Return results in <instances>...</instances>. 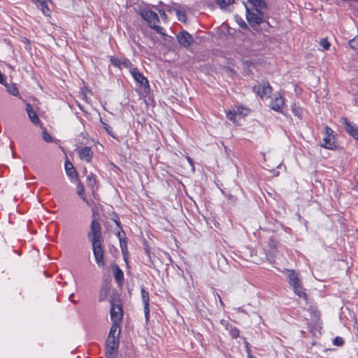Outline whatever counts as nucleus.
Returning <instances> with one entry per match:
<instances>
[{
	"label": "nucleus",
	"mask_w": 358,
	"mask_h": 358,
	"mask_svg": "<svg viewBox=\"0 0 358 358\" xmlns=\"http://www.w3.org/2000/svg\"><path fill=\"white\" fill-rule=\"evenodd\" d=\"M287 281L289 286L292 288L294 294L299 297L308 300V296L302 285L301 278L299 273L292 269H287L286 271Z\"/></svg>",
	"instance_id": "f257e3e1"
},
{
	"label": "nucleus",
	"mask_w": 358,
	"mask_h": 358,
	"mask_svg": "<svg viewBox=\"0 0 358 358\" xmlns=\"http://www.w3.org/2000/svg\"><path fill=\"white\" fill-rule=\"evenodd\" d=\"M139 15L149 24L151 29L155 30L158 34L162 33V27L157 25L159 22V18L156 12L149 8H144L140 10Z\"/></svg>",
	"instance_id": "f03ea898"
},
{
	"label": "nucleus",
	"mask_w": 358,
	"mask_h": 358,
	"mask_svg": "<svg viewBox=\"0 0 358 358\" xmlns=\"http://www.w3.org/2000/svg\"><path fill=\"white\" fill-rule=\"evenodd\" d=\"M323 138L320 145L328 150H335L337 148L334 131L328 126H326L322 132Z\"/></svg>",
	"instance_id": "7ed1b4c3"
},
{
	"label": "nucleus",
	"mask_w": 358,
	"mask_h": 358,
	"mask_svg": "<svg viewBox=\"0 0 358 358\" xmlns=\"http://www.w3.org/2000/svg\"><path fill=\"white\" fill-rule=\"evenodd\" d=\"M87 237L91 243L102 242V236L101 232V226L98 221L93 220L90 224V231Z\"/></svg>",
	"instance_id": "20e7f679"
},
{
	"label": "nucleus",
	"mask_w": 358,
	"mask_h": 358,
	"mask_svg": "<svg viewBox=\"0 0 358 358\" xmlns=\"http://www.w3.org/2000/svg\"><path fill=\"white\" fill-rule=\"evenodd\" d=\"M120 338H107L106 341V358H115L117 354Z\"/></svg>",
	"instance_id": "39448f33"
},
{
	"label": "nucleus",
	"mask_w": 358,
	"mask_h": 358,
	"mask_svg": "<svg viewBox=\"0 0 358 358\" xmlns=\"http://www.w3.org/2000/svg\"><path fill=\"white\" fill-rule=\"evenodd\" d=\"M110 314L112 322H122L123 310L121 304H120L118 301H115V300L113 299L110 300Z\"/></svg>",
	"instance_id": "423d86ee"
},
{
	"label": "nucleus",
	"mask_w": 358,
	"mask_h": 358,
	"mask_svg": "<svg viewBox=\"0 0 358 358\" xmlns=\"http://www.w3.org/2000/svg\"><path fill=\"white\" fill-rule=\"evenodd\" d=\"M246 19L250 25L254 27L264 22V13L250 10L246 6Z\"/></svg>",
	"instance_id": "0eeeda50"
},
{
	"label": "nucleus",
	"mask_w": 358,
	"mask_h": 358,
	"mask_svg": "<svg viewBox=\"0 0 358 358\" xmlns=\"http://www.w3.org/2000/svg\"><path fill=\"white\" fill-rule=\"evenodd\" d=\"M129 71L138 86L142 87L145 91L150 90V84L147 78L136 67L131 68Z\"/></svg>",
	"instance_id": "6e6552de"
},
{
	"label": "nucleus",
	"mask_w": 358,
	"mask_h": 358,
	"mask_svg": "<svg viewBox=\"0 0 358 358\" xmlns=\"http://www.w3.org/2000/svg\"><path fill=\"white\" fill-rule=\"evenodd\" d=\"M92 250L94 255L95 261L98 266L103 267V249L102 242L92 243Z\"/></svg>",
	"instance_id": "1a4fd4ad"
},
{
	"label": "nucleus",
	"mask_w": 358,
	"mask_h": 358,
	"mask_svg": "<svg viewBox=\"0 0 358 358\" xmlns=\"http://www.w3.org/2000/svg\"><path fill=\"white\" fill-rule=\"evenodd\" d=\"M285 105V98L280 92L275 93L271 97L269 106L277 112L282 113V108Z\"/></svg>",
	"instance_id": "9d476101"
},
{
	"label": "nucleus",
	"mask_w": 358,
	"mask_h": 358,
	"mask_svg": "<svg viewBox=\"0 0 358 358\" xmlns=\"http://www.w3.org/2000/svg\"><path fill=\"white\" fill-rule=\"evenodd\" d=\"M342 124L347 134L358 141V125L349 121L347 118L342 120Z\"/></svg>",
	"instance_id": "9b49d317"
},
{
	"label": "nucleus",
	"mask_w": 358,
	"mask_h": 358,
	"mask_svg": "<svg viewBox=\"0 0 358 358\" xmlns=\"http://www.w3.org/2000/svg\"><path fill=\"white\" fill-rule=\"evenodd\" d=\"M76 152L80 159L87 163L92 162L94 153L92 148L89 146L80 147L76 149Z\"/></svg>",
	"instance_id": "f8f14e48"
},
{
	"label": "nucleus",
	"mask_w": 358,
	"mask_h": 358,
	"mask_svg": "<svg viewBox=\"0 0 358 358\" xmlns=\"http://www.w3.org/2000/svg\"><path fill=\"white\" fill-rule=\"evenodd\" d=\"M253 92L263 99L271 93L272 87L268 83H265L262 85H255L253 87Z\"/></svg>",
	"instance_id": "ddd939ff"
},
{
	"label": "nucleus",
	"mask_w": 358,
	"mask_h": 358,
	"mask_svg": "<svg viewBox=\"0 0 358 358\" xmlns=\"http://www.w3.org/2000/svg\"><path fill=\"white\" fill-rule=\"evenodd\" d=\"M177 40L179 43L185 47H189L193 43V38L191 34H189L186 31H182L177 35Z\"/></svg>",
	"instance_id": "4468645a"
},
{
	"label": "nucleus",
	"mask_w": 358,
	"mask_h": 358,
	"mask_svg": "<svg viewBox=\"0 0 358 358\" xmlns=\"http://www.w3.org/2000/svg\"><path fill=\"white\" fill-rule=\"evenodd\" d=\"M141 299L143 303L144 306V314L145 321L148 322L150 320V299H149V293L145 289H141Z\"/></svg>",
	"instance_id": "2eb2a0df"
},
{
	"label": "nucleus",
	"mask_w": 358,
	"mask_h": 358,
	"mask_svg": "<svg viewBox=\"0 0 358 358\" xmlns=\"http://www.w3.org/2000/svg\"><path fill=\"white\" fill-rule=\"evenodd\" d=\"M34 3L36 4V7L41 10L44 15L50 17L51 10L48 7L50 0H31Z\"/></svg>",
	"instance_id": "dca6fc26"
},
{
	"label": "nucleus",
	"mask_w": 358,
	"mask_h": 358,
	"mask_svg": "<svg viewBox=\"0 0 358 358\" xmlns=\"http://www.w3.org/2000/svg\"><path fill=\"white\" fill-rule=\"evenodd\" d=\"M26 111L29 118L34 124L37 125L41 122L36 113L34 110L32 106L29 103H27L26 104Z\"/></svg>",
	"instance_id": "f3484780"
},
{
	"label": "nucleus",
	"mask_w": 358,
	"mask_h": 358,
	"mask_svg": "<svg viewBox=\"0 0 358 358\" xmlns=\"http://www.w3.org/2000/svg\"><path fill=\"white\" fill-rule=\"evenodd\" d=\"M257 12H263L266 8V4L263 0H248Z\"/></svg>",
	"instance_id": "a211bd4d"
},
{
	"label": "nucleus",
	"mask_w": 358,
	"mask_h": 358,
	"mask_svg": "<svg viewBox=\"0 0 358 358\" xmlns=\"http://www.w3.org/2000/svg\"><path fill=\"white\" fill-rule=\"evenodd\" d=\"M120 323L121 322H113V324L110 327L108 338H116V336H118V338H120Z\"/></svg>",
	"instance_id": "6ab92c4d"
},
{
	"label": "nucleus",
	"mask_w": 358,
	"mask_h": 358,
	"mask_svg": "<svg viewBox=\"0 0 358 358\" xmlns=\"http://www.w3.org/2000/svg\"><path fill=\"white\" fill-rule=\"evenodd\" d=\"M291 110L294 116L297 117L299 120L303 117V108L296 103H294L291 106Z\"/></svg>",
	"instance_id": "aec40b11"
},
{
	"label": "nucleus",
	"mask_w": 358,
	"mask_h": 358,
	"mask_svg": "<svg viewBox=\"0 0 358 358\" xmlns=\"http://www.w3.org/2000/svg\"><path fill=\"white\" fill-rule=\"evenodd\" d=\"M6 88V91L11 95L14 96H18L20 99H22V96L20 94L18 88L15 83H11L8 84L6 82L5 83V85H3Z\"/></svg>",
	"instance_id": "412c9836"
},
{
	"label": "nucleus",
	"mask_w": 358,
	"mask_h": 358,
	"mask_svg": "<svg viewBox=\"0 0 358 358\" xmlns=\"http://www.w3.org/2000/svg\"><path fill=\"white\" fill-rule=\"evenodd\" d=\"M350 93L352 96L354 105L358 107V82L351 84Z\"/></svg>",
	"instance_id": "4be33fe9"
},
{
	"label": "nucleus",
	"mask_w": 358,
	"mask_h": 358,
	"mask_svg": "<svg viewBox=\"0 0 358 358\" xmlns=\"http://www.w3.org/2000/svg\"><path fill=\"white\" fill-rule=\"evenodd\" d=\"M65 171L67 176L71 178H74L77 176V172L73 165V164L69 161L65 162Z\"/></svg>",
	"instance_id": "5701e85b"
},
{
	"label": "nucleus",
	"mask_w": 358,
	"mask_h": 358,
	"mask_svg": "<svg viewBox=\"0 0 358 358\" xmlns=\"http://www.w3.org/2000/svg\"><path fill=\"white\" fill-rule=\"evenodd\" d=\"M76 190L78 196L87 203V205L89 206H92V202L87 199L85 194L84 186L82 185L81 182H79L78 184Z\"/></svg>",
	"instance_id": "b1692460"
},
{
	"label": "nucleus",
	"mask_w": 358,
	"mask_h": 358,
	"mask_svg": "<svg viewBox=\"0 0 358 358\" xmlns=\"http://www.w3.org/2000/svg\"><path fill=\"white\" fill-rule=\"evenodd\" d=\"M96 176L94 173H90L87 176V185L90 188H91L93 192L95 191V189H97V187H96Z\"/></svg>",
	"instance_id": "393cba45"
},
{
	"label": "nucleus",
	"mask_w": 358,
	"mask_h": 358,
	"mask_svg": "<svg viewBox=\"0 0 358 358\" xmlns=\"http://www.w3.org/2000/svg\"><path fill=\"white\" fill-rule=\"evenodd\" d=\"M115 222H116L117 226L120 228V230L116 233V236H117V238H119V241H120V245H122V243H124V246H125L126 245V241H125V238H124L125 234L120 227V222L117 220H115Z\"/></svg>",
	"instance_id": "a878e982"
},
{
	"label": "nucleus",
	"mask_w": 358,
	"mask_h": 358,
	"mask_svg": "<svg viewBox=\"0 0 358 358\" xmlns=\"http://www.w3.org/2000/svg\"><path fill=\"white\" fill-rule=\"evenodd\" d=\"M113 274H114V278L117 282H120L123 280L124 273H123L122 271L117 265H115L114 267Z\"/></svg>",
	"instance_id": "bb28decb"
},
{
	"label": "nucleus",
	"mask_w": 358,
	"mask_h": 358,
	"mask_svg": "<svg viewBox=\"0 0 358 358\" xmlns=\"http://www.w3.org/2000/svg\"><path fill=\"white\" fill-rule=\"evenodd\" d=\"M234 109L239 119L243 118L244 117L247 116L249 112V110L248 108H244L243 106H238L236 107Z\"/></svg>",
	"instance_id": "cd10ccee"
},
{
	"label": "nucleus",
	"mask_w": 358,
	"mask_h": 358,
	"mask_svg": "<svg viewBox=\"0 0 358 358\" xmlns=\"http://www.w3.org/2000/svg\"><path fill=\"white\" fill-rule=\"evenodd\" d=\"M227 117L231 120V122H233L234 124H237L238 122V120H240L236 114V113L235 112V109H233V110H229L227 113Z\"/></svg>",
	"instance_id": "c85d7f7f"
},
{
	"label": "nucleus",
	"mask_w": 358,
	"mask_h": 358,
	"mask_svg": "<svg viewBox=\"0 0 358 358\" xmlns=\"http://www.w3.org/2000/svg\"><path fill=\"white\" fill-rule=\"evenodd\" d=\"M227 329L229 331V334L232 338H237L239 336L240 332L237 327L230 324L227 325Z\"/></svg>",
	"instance_id": "c756f323"
},
{
	"label": "nucleus",
	"mask_w": 358,
	"mask_h": 358,
	"mask_svg": "<svg viewBox=\"0 0 358 358\" xmlns=\"http://www.w3.org/2000/svg\"><path fill=\"white\" fill-rule=\"evenodd\" d=\"M233 2V0H216L217 4L221 8H226L227 6H229Z\"/></svg>",
	"instance_id": "7c9ffc66"
},
{
	"label": "nucleus",
	"mask_w": 358,
	"mask_h": 358,
	"mask_svg": "<svg viewBox=\"0 0 358 358\" xmlns=\"http://www.w3.org/2000/svg\"><path fill=\"white\" fill-rule=\"evenodd\" d=\"M320 45L324 50H328L331 45L327 38H322L320 41Z\"/></svg>",
	"instance_id": "2f4dec72"
},
{
	"label": "nucleus",
	"mask_w": 358,
	"mask_h": 358,
	"mask_svg": "<svg viewBox=\"0 0 358 358\" xmlns=\"http://www.w3.org/2000/svg\"><path fill=\"white\" fill-rule=\"evenodd\" d=\"M110 63L115 67L121 68V59H119L115 56H111L110 57Z\"/></svg>",
	"instance_id": "473e14b6"
},
{
	"label": "nucleus",
	"mask_w": 358,
	"mask_h": 358,
	"mask_svg": "<svg viewBox=\"0 0 358 358\" xmlns=\"http://www.w3.org/2000/svg\"><path fill=\"white\" fill-rule=\"evenodd\" d=\"M176 15H177L178 20H180V22H185L187 17H186L185 13L178 9H176Z\"/></svg>",
	"instance_id": "72a5a7b5"
},
{
	"label": "nucleus",
	"mask_w": 358,
	"mask_h": 358,
	"mask_svg": "<svg viewBox=\"0 0 358 358\" xmlns=\"http://www.w3.org/2000/svg\"><path fill=\"white\" fill-rule=\"evenodd\" d=\"M120 64H121V67L122 66L124 68H130V69L131 68H133L132 63L131 62V61L129 59H127V58L121 59Z\"/></svg>",
	"instance_id": "f704fd0d"
},
{
	"label": "nucleus",
	"mask_w": 358,
	"mask_h": 358,
	"mask_svg": "<svg viewBox=\"0 0 358 358\" xmlns=\"http://www.w3.org/2000/svg\"><path fill=\"white\" fill-rule=\"evenodd\" d=\"M350 47L353 50L358 49V36L353 38L349 41Z\"/></svg>",
	"instance_id": "c9c22d12"
},
{
	"label": "nucleus",
	"mask_w": 358,
	"mask_h": 358,
	"mask_svg": "<svg viewBox=\"0 0 358 358\" xmlns=\"http://www.w3.org/2000/svg\"><path fill=\"white\" fill-rule=\"evenodd\" d=\"M42 136L43 140L48 143H51L53 141L52 137L50 134L47 132L45 129H44L42 132Z\"/></svg>",
	"instance_id": "e433bc0d"
},
{
	"label": "nucleus",
	"mask_w": 358,
	"mask_h": 358,
	"mask_svg": "<svg viewBox=\"0 0 358 358\" xmlns=\"http://www.w3.org/2000/svg\"><path fill=\"white\" fill-rule=\"evenodd\" d=\"M236 21L238 23V24L243 29H248V24L246 22L240 17L236 16Z\"/></svg>",
	"instance_id": "4c0bfd02"
},
{
	"label": "nucleus",
	"mask_w": 358,
	"mask_h": 358,
	"mask_svg": "<svg viewBox=\"0 0 358 358\" xmlns=\"http://www.w3.org/2000/svg\"><path fill=\"white\" fill-rule=\"evenodd\" d=\"M333 343L336 346H342L344 344V340L342 337L336 336L334 341Z\"/></svg>",
	"instance_id": "58836bf2"
},
{
	"label": "nucleus",
	"mask_w": 358,
	"mask_h": 358,
	"mask_svg": "<svg viewBox=\"0 0 358 358\" xmlns=\"http://www.w3.org/2000/svg\"><path fill=\"white\" fill-rule=\"evenodd\" d=\"M102 122V124L103 125V128L106 129L107 133L108 134H110L112 128L110 126H108L107 124H106L105 122Z\"/></svg>",
	"instance_id": "ea45409f"
},
{
	"label": "nucleus",
	"mask_w": 358,
	"mask_h": 358,
	"mask_svg": "<svg viewBox=\"0 0 358 358\" xmlns=\"http://www.w3.org/2000/svg\"><path fill=\"white\" fill-rule=\"evenodd\" d=\"M159 15H161L162 18L163 20H166V15L165 13V10H159Z\"/></svg>",
	"instance_id": "a19ab883"
},
{
	"label": "nucleus",
	"mask_w": 358,
	"mask_h": 358,
	"mask_svg": "<svg viewBox=\"0 0 358 358\" xmlns=\"http://www.w3.org/2000/svg\"><path fill=\"white\" fill-rule=\"evenodd\" d=\"M186 159L188 161L189 164L192 166V169H194V162H193L192 159L190 157H189V156H187Z\"/></svg>",
	"instance_id": "79ce46f5"
},
{
	"label": "nucleus",
	"mask_w": 358,
	"mask_h": 358,
	"mask_svg": "<svg viewBox=\"0 0 358 358\" xmlns=\"http://www.w3.org/2000/svg\"><path fill=\"white\" fill-rule=\"evenodd\" d=\"M163 10H164L165 12L166 11L171 12V7L169 5H165Z\"/></svg>",
	"instance_id": "37998d69"
},
{
	"label": "nucleus",
	"mask_w": 358,
	"mask_h": 358,
	"mask_svg": "<svg viewBox=\"0 0 358 358\" xmlns=\"http://www.w3.org/2000/svg\"><path fill=\"white\" fill-rule=\"evenodd\" d=\"M120 248L122 249V252L124 253V252L127 250V245L124 246V243H122V245H120Z\"/></svg>",
	"instance_id": "c03bdc74"
},
{
	"label": "nucleus",
	"mask_w": 358,
	"mask_h": 358,
	"mask_svg": "<svg viewBox=\"0 0 358 358\" xmlns=\"http://www.w3.org/2000/svg\"><path fill=\"white\" fill-rule=\"evenodd\" d=\"M74 294H71L70 296H69V300L73 302V303H77V301H74L73 299V297Z\"/></svg>",
	"instance_id": "a18cd8bd"
},
{
	"label": "nucleus",
	"mask_w": 358,
	"mask_h": 358,
	"mask_svg": "<svg viewBox=\"0 0 358 358\" xmlns=\"http://www.w3.org/2000/svg\"><path fill=\"white\" fill-rule=\"evenodd\" d=\"M355 180L357 185L358 186V171H357V173L355 174Z\"/></svg>",
	"instance_id": "49530a36"
},
{
	"label": "nucleus",
	"mask_w": 358,
	"mask_h": 358,
	"mask_svg": "<svg viewBox=\"0 0 358 358\" xmlns=\"http://www.w3.org/2000/svg\"><path fill=\"white\" fill-rule=\"evenodd\" d=\"M218 298H219V299H220V303H221L222 305H223L222 301L221 300V298H220V296L219 295H218Z\"/></svg>",
	"instance_id": "de8ad7c7"
},
{
	"label": "nucleus",
	"mask_w": 358,
	"mask_h": 358,
	"mask_svg": "<svg viewBox=\"0 0 358 358\" xmlns=\"http://www.w3.org/2000/svg\"><path fill=\"white\" fill-rule=\"evenodd\" d=\"M250 358H253V357H250Z\"/></svg>",
	"instance_id": "09e8293b"
}]
</instances>
